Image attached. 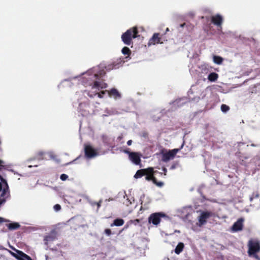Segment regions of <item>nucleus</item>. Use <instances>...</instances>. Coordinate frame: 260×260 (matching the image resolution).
I'll list each match as a JSON object with an SVG mask.
<instances>
[{"mask_svg": "<svg viewBox=\"0 0 260 260\" xmlns=\"http://www.w3.org/2000/svg\"><path fill=\"white\" fill-rule=\"evenodd\" d=\"M154 172L153 168L151 167L145 169H141L137 171L134 177L137 179L142 177L144 175H146V180L150 181Z\"/></svg>", "mask_w": 260, "mask_h": 260, "instance_id": "20e7f679", "label": "nucleus"}, {"mask_svg": "<svg viewBox=\"0 0 260 260\" xmlns=\"http://www.w3.org/2000/svg\"><path fill=\"white\" fill-rule=\"evenodd\" d=\"M200 99V97H198V98H196L194 99V100L195 101H198Z\"/></svg>", "mask_w": 260, "mask_h": 260, "instance_id": "58836bf2", "label": "nucleus"}, {"mask_svg": "<svg viewBox=\"0 0 260 260\" xmlns=\"http://www.w3.org/2000/svg\"><path fill=\"white\" fill-rule=\"evenodd\" d=\"M122 53L124 55H129L130 53H131V50L130 49L127 47H124L122 48Z\"/></svg>", "mask_w": 260, "mask_h": 260, "instance_id": "5701e85b", "label": "nucleus"}, {"mask_svg": "<svg viewBox=\"0 0 260 260\" xmlns=\"http://www.w3.org/2000/svg\"><path fill=\"white\" fill-rule=\"evenodd\" d=\"M104 233L107 236H110L112 234L111 230L109 229H106Z\"/></svg>", "mask_w": 260, "mask_h": 260, "instance_id": "c85d7f7f", "label": "nucleus"}, {"mask_svg": "<svg viewBox=\"0 0 260 260\" xmlns=\"http://www.w3.org/2000/svg\"><path fill=\"white\" fill-rule=\"evenodd\" d=\"M180 150V149H174L167 152L162 153V160L164 161L167 162L169 160L174 158L177 153Z\"/></svg>", "mask_w": 260, "mask_h": 260, "instance_id": "1a4fd4ad", "label": "nucleus"}, {"mask_svg": "<svg viewBox=\"0 0 260 260\" xmlns=\"http://www.w3.org/2000/svg\"><path fill=\"white\" fill-rule=\"evenodd\" d=\"M254 197L257 198L258 197V194L257 193H254L250 198V200L252 201L253 199H254Z\"/></svg>", "mask_w": 260, "mask_h": 260, "instance_id": "7c9ffc66", "label": "nucleus"}, {"mask_svg": "<svg viewBox=\"0 0 260 260\" xmlns=\"http://www.w3.org/2000/svg\"><path fill=\"white\" fill-rule=\"evenodd\" d=\"M129 224H131V223H128V222H127V224L125 226L124 228L127 229L128 227V225Z\"/></svg>", "mask_w": 260, "mask_h": 260, "instance_id": "4c0bfd02", "label": "nucleus"}, {"mask_svg": "<svg viewBox=\"0 0 260 260\" xmlns=\"http://www.w3.org/2000/svg\"><path fill=\"white\" fill-rule=\"evenodd\" d=\"M4 164V162L3 160H0V166H3Z\"/></svg>", "mask_w": 260, "mask_h": 260, "instance_id": "e433bc0d", "label": "nucleus"}, {"mask_svg": "<svg viewBox=\"0 0 260 260\" xmlns=\"http://www.w3.org/2000/svg\"><path fill=\"white\" fill-rule=\"evenodd\" d=\"M60 179L62 181H65L68 178V176L66 174H62L60 175Z\"/></svg>", "mask_w": 260, "mask_h": 260, "instance_id": "bb28decb", "label": "nucleus"}, {"mask_svg": "<svg viewBox=\"0 0 260 260\" xmlns=\"http://www.w3.org/2000/svg\"><path fill=\"white\" fill-rule=\"evenodd\" d=\"M260 251V244L257 240H250L248 243V253L249 256H252Z\"/></svg>", "mask_w": 260, "mask_h": 260, "instance_id": "423d86ee", "label": "nucleus"}, {"mask_svg": "<svg viewBox=\"0 0 260 260\" xmlns=\"http://www.w3.org/2000/svg\"><path fill=\"white\" fill-rule=\"evenodd\" d=\"M163 171H164L165 172V175H166V172H167V169L166 168H164L163 169Z\"/></svg>", "mask_w": 260, "mask_h": 260, "instance_id": "ea45409f", "label": "nucleus"}, {"mask_svg": "<svg viewBox=\"0 0 260 260\" xmlns=\"http://www.w3.org/2000/svg\"><path fill=\"white\" fill-rule=\"evenodd\" d=\"M54 239V236L53 235H49L47 236L45 238V244H47L48 242L52 241Z\"/></svg>", "mask_w": 260, "mask_h": 260, "instance_id": "b1692460", "label": "nucleus"}, {"mask_svg": "<svg viewBox=\"0 0 260 260\" xmlns=\"http://www.w3.org/2000/svg\"><path fill=\"white\" fill-rule=\"evenodd\" d=\"M139 222H140L139 219H135V220H131L130 221H129L128 223L137 225L138 223H139Z\"/></svg>", "mask_w": 260, "mask_h": 260, "instance_id": "a878e982", "label": "nucleus"}, {"mask_svg": "<svg viewBox=\"0 0 260 260\" xmlns=\"http://www.w3.org/2000/svg\"><path fill=\"white\" fill-rule=\"evenodd\" d=\"M164 216H165V214L162 213H153L149 216L148 222L154 225H157L160 222V217Z\"/></svg>", "mask_w": 260, "mask_h": 260, "instance_id": "9d476101", "label": "nucleus"}, {"mask_svg": "<svg viewBox=\"0 0 260 260\" xmlns=\"http://www.w3.org/2000/svg\"><path fill=\"white\" fill-rule=\"evenodd\" d=\"M101 74V73H99L98 67L91 69L82 74L83 83L86 86H88L90 88L87 94L90 97H93L98 94L99 98H102L103 94L107 92L111 98L116 100L120 98V93L114 88L100 92L101 89L107 87V84L100 79L99 76Z\"/></svg>", "mask_w": 260, "mask_h": 260, "instance_id": "f257e3e1", "label": "nucleus"}, {"mask_svg": "<svg viewBox=\"0 0 260 260\" xmlns=\"http://www.w3.org/2000/svg\"><path fill=\"white\" fill-rule=\"evenodd\" d=\"M221 110L223 112H226L229 110V107L226 105H222L221 106Z\"/></svg>", "mask_w": 260, "mask_h": 260, "instance_id": "393cba45", "label": "nucleus"}, {"mask_svg": "<svg viewBox=\"0 0 260 260\" xmlns=\"http://www.w3.org/2000/svg\"><path fill=\"white\" fill-rule=\"evenodd\" d=\"M153 175L154 174L152 175V178L150 180V181H152V182L154 184H155L157 186H158L159 187H161L163 185V184H164L163 182H157L156 181V179L154 177Z\"/></svg>", "mask_w": 260, "mask_h": 260, "instance_id": "aec40b11", "label": "nucleus"}, {"mask_svg": "<svg viewBox=\"0 0 260 260\" xmlns=\"http://www.w3.org/2000/svg\"><path fill=\"white\" fill-rule=\"evenodd\" d=\"M5 221H6V220L4 218L0 217V223H2V222H5Z\"/></svg>", "mask_w": 260, "mask_h": 260, "instance_id": "473e14b6", "label": "nucleus"}, {"mask_svg": "<svg viewBox=\"0 0 260 260\" xmlns=\"http://www.w3.org/2000/svg\"><path fill=\"white\" fill-rule=\"evenodd\" d=\"M132 143V140H128L127 142V144L128 145H131Z\"/></svg>", "mask_w": 260, "mask_h": 260, "instance_id": "72a5a7b5", "label": "nucleus"}, {"mask_svg": "<svg viewBox=\"0 0 260 260\" xmlns=\"http://www.w3.org/2000/svg\"><path fill=\"white\" fill-rule=\"evenodd\" d=\"M19 223L17 222L11 223L7 224L8 228L11 230L17 229L19 227Z\"/></svg>", "mask_w": 260, "mask_h": 260, "instance_id": "6ab92c4d", "label": "nucleus"}, {"mask_svg": "<svg viewBox=\"0 0 260 260\" xmlns=\"http://www.w3.org/2000/svg\"><path fill=\"white\" fill-rule=\"evenodd\" d=\"M183 211L184 212H188V214L185 215V217L186 218H187L188 216L189 217V215L190 214H191L192 213V212H193V210H192V209L190 207L185 208L183 209Z\"/></svg>", "mask_w": 260, "mask_h": 260, "instance_id": "4be33fe9", "label": "nucleus"}, {"mask_svg": "<svg viewBox=\"0 0 260 260\" xmlns=\"http://www.w3.org/2000/svg\"><path fill=\"white\" fill-rule=\"evenodd\" d=\"M158 43H162V42H160V38L159 37V34L155 33L149 41L148 45L150 46L152 45H155Z\"/></svg>", "mask_w": 260, "mask_h": 260, "instance_id": "ddd939ff", "label": "nucleus"}, {"mask_svg": "<svg viewBox=\"0 0 260 260\" xmlns=\"http://www.w3.org/2000/svg\"><path fill=\"white\" fill-rule=\"evenodd\" d=\"M84 150L85 155L88 158L94 157L98 155V152L90 145H85Z\"/></svg>", "mask_w": 260, "mask_h": 260, "instance_id": "6e6552de", "label": "nucleus"}, {"mask_svg": "<svg viewBox=\"0 0 260 260\" xmlns=\"http://www.w3.org/2000/svg\"><path fill=\"white\" fill-rule=\"evenodd\" d=\"M124 152L128 154V152H129L127 150H125Z\"/></svg>", "mask_w": 260, "mask_h": 260, "instance_id": "79ce46f5", "label": "nucleus"}, {"mask_svg": "<svg viewBox=\"0 0 260 260\" xmlns=\"http://www.w3.org/2000/svg\"><path fill=\"white\" fill-rule=\"evenodd\" d=\"M15 252L10 251V253L18 260H32L30 256L21 251L14 249Z\"/></svg>", "mask_w": 260, "mask_h": 260, "instance_id": "0eeeda50", "label": "nucleus"}, {"mask_svg": "<svg viewBox=\"0 0 260 260\" xmlns=\"http://www.w3.org/2000/svg\"><path fill=\"white\" fill-rule=\"evenodd\" d=\"M98 207H100V204H99V203H98Z\"/></svg>", "mask_w": 260, "mask_h": 260, "instance_id": "a18cd8bd", "label": "nucleus"}, {"mask_svg": "<svg viewBox=\"0 0 260 260\" xmlns=\"http://www.w3.org/2000/svg\"><path fill=\"white\" fill-rule=\"evenodd\" d=\"M223 60V59L219 56L214 55L213 56V61L216 64H220L222 63Z\"/></svg>", "mask_w": 260, "mask_h": 260, "instance_id": "a211bd4d", "label": "nucleus"}, {"mask_svg": "<svg viewBox=\"0 0 260 260\" xmlns=\"http://www.w3.org/2000/svg\"><path fill=\"white\" fill-rule=\"evenodd\" d=\"M4 247L2 246V245H0V250H2V249H4Z\"/></svg>", "mask_w": 260, "mask_h": 260, "instance_id": "a19ab883", "label": "nucleus"}, {"mask_svg": "<svg viewBox=\"0 0 260 260\" xmlns=\"http://www.w3.org/2000/svg\"><path fill=\"white\" fill-rule=\"evenodd\" d=\"M243 219L240 218L238 219L236 222H235L232 227V231L236 232L239 231H241L243 228Z\"/></svg>", "mask_w": 260, "mask_h": 260, "instance_id": "f8f14e48", "label": "nucleus"}, {"mask_svg": "<svg viewBox=\"0 0 260 260\" xmlns=\"http://www.w3.org/2000/svg\"><path fill=\"white\" fill-rule=\"evenodd\" d=\"M141 156V154L138 152H128L129 160L136 165L140 164Z\"/></svg>", "mask_w": 260, "mask_h": 260, "instance_id": "9b49d317", "label": "nucleus"}, {"mask_svg": "<svg viewBox=\"0 0 260 260\" xmlns=\"http://www.w3.org/2000/svg\"><path fill=\"white\" fill-rule=\"evenodd\" d=\"M47 154L49 155V156L51 158L54 159V154L53 152H51V151L48 152H47Z\"/></svg>", "mask_w": 260, "mask_h": 260, "instance_id": "c756f323", "label": "nucleus"}, {"mask_svg": "<svg viewBox=\"0 0 260 260\" xmlns=\"http://www.w3.org/2000/svg\"><path fill=\"white\" fill-rule=\"evenodd\" d=\"M53 209L55 211H58L60 210L61 207L59 204H56L54 206Z\"/></svg>", "mask_w": 260, "mask_h": 260, "instance_id": "cd10ccee", "label": "nucleus"}, {"mask_svg": "<svg viewBox=\"0 0 260 260\" xmlns=\"http://www.w3.org/2000/svg\"><path fill=\"white\" fill-rule=\"evenodd\" d=\"M114 114V112H112L111 113H110V114Z\"/></svg>", "mask_w": 260, "mask_h": 260, "instance_id": "de8ad7c7", "label": "nucleus"}, {"mask_svg": "<svg viewBox=\"0 0 260 260\" xmlns=\"http://www.w3.org/2000/svg\"><path fill=\"white\" fill-rule=\"evenodd\" d=\"M222 21L223 18L219 14H217L212 17V22L217 26H220L222 23Z\"/></svg>", "mask_w": 260, "mask_h": 260, "instance_id": "4468645a", "label": "nucleus"}, {"mask_svg": "<svg viewBox=\"0 0 260 260\" xmlns=\"http://www.w3.org/2000/svg\"><path fill=\"white\" fill-rule=\"evenodd\" d=\"M184 25H185V24H181V27H183Z\"/></svg>", "mask_w": 260, "mask_h": 260, "instance_id": "37998d69", "label": "nucleus"}, {"mask_svg": "<svg viewBox=\"0 0 260 260\" xmlns=\"http://www.w3.org/2000/svg\"><path fill=\"white\" fill-rule=\"evenodd\" d=\"M213 215V213L210 211L201 212L200 215L198 217V222L195 225H192L191 229L192 230L196 231L198 230L199 227H201L205 224L210 217Z\"/></svg>", "mask_w": 260, "mask_h": 260, "instance_id": "f03ea898", "label": "nucleus"}, {"mask_svg": "<svg viewBox=\"0 0 260 260\" xmlns=\"http://www.w3.org/2000/svg\"><path fill=\"white\" fill-rule=\"evenodd\" d=\"M218 78V75L216 73H211L209 74L208 79L211 82L215 81Z\"/></svg>", "mask_w": 260, "mask_h": 260, "instance_id": "dca6fc26", "label": "nucleus"}, {"mask_svg": "<svg viewBox=\"0 0 260 260\" xmlns=\"http://www.w3.org/2000/svg\"><path fill=\"white\" fill-rule=\"evenodd\" d=\"M252 255L253 257H254L255 258L258 259V255L256 253H254V254H252Z\"/></svg>", "mask_w": 260, "mask_h": 260, "instance_id": "2f4dec72", "label": "nucleus"}, {"mask_svg": "<svg viewBox=\"0 0 260 260\" xmlns=\"http://www.w3.org/2000/svg\"><path fill=\"white\" fill-rule=\"evenodd\" d=\"M124 223V220L121 218H117L114 220L113 222L111 224V226H119L122 225Z\"/></svg>", "mask_w": 260, "mask_h": 260, "instance_id": "2eb2a0df", "label": "nucleus"}, {"mask_svg": "<svg viewBox=\"0 0 260 260\" xmlns=\"http://www.w3.org/2000/svg\"><path fill=\"white\" fill-rule=\"evenodd\" d=\"M8 185L5 181L0 182V205L9 197Z\"/></svg>", "mask_w": 260, "mask_h": 260, "instance_id": "39448f33", "label": "nucleus"}, {"mask_svg": "<svg viewBox=\"0 0 260 260\" xmlns=\"http://www.w3.org/2000/svg\"><path fill=\"white\" fill-rule=\"evenodd\" d=\"M210 67L207 64H203L201 67V69L203 72L204 71L206 73H207L209 71Z\"/></svg>", "mask_w": 260, "mask_h": 260, "instance_id": "412c9836", "label": "nucleus"}, {"mask_svg": "<svg viewBox=\"0 0 260 260\" xmlns=\"http://www.w3.org/2000/svg\"><path fill=\"white\" fill-rule=\"evenodd\" d=\"M118 68V67H114V68H115V69H116V68Z\"/></svg>", "mask_w": 260, "mask_h": 260, "instance_id": "49530a36", "label": "nucleus"}, {"mask_svg": "<svg viewBox=\"0 0 260 260\" xmlns=\"http://www.w3.org/2000/svg\"><path fill=\"white\" fill-rule=\"evenodd\" d=\"M45 154V153L44 152H39L38 154L40 155H43Z\"/></svg>", "mask_w": 260, "mask_h": 260, "instance_id": "c9c22d12", "label": "nucleus"}, {"mask_svg": "<svg viewBox=\"0 0 260 260\" xmlns=\"http://www.w3.org/2000/svg\"><path fill=\"white\" fill-rule=\"evenodd\" d=\"M169 30V28H167L166 29V31H168Z\"/></svg>", "mask_w": 260, "mask_h": 260, "instance_id": "c03bdc74", "label": "nucleus"}, {"mask_svg": "<svg viewBox=\"0 0 260 260\" xmlns=\"http://www.w3.org/2000/svg\"><path fill=\"white\" fill-rule=\"evenodd\" d=\"M183 248L184 244L182 242L179 243L175 249V252L176 254H179L183 250Z\"/></svg>", "mask_w": 260, "mask_h": 260, "instance_id": "f3484780", "label": "nucleus"}, {"mask_svg": "<svg viewBox=\"0 0 260 260\" xmlns=\"http://www.w3.org/2000/svg\"><path fill=\"white\" fill-rule=\"evenodd\" d=\"M176 167V165H173L171 167V169H174Z\"/></svg>", "mask_w": 260, "mask_h": 260, "instance_id": "f704fd0d", "label": "nucleus"}, {"mask_svg": "<svg viewBox=\"0 0 260 260\" xmlns=\"http://www.w3.org/2000/svg\"><path fill=\"white\" fill-rule=\"evenodd\" d=\"M138 37V31L136 27L128 29L121 36L122 42L127 45L132 44V39Z\"/></svg>", "mask_w": 260, "mask_h": 260, "instance_id": "7ed1b4c3", "label": "nucleus"}]
</instances>
